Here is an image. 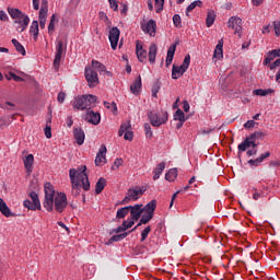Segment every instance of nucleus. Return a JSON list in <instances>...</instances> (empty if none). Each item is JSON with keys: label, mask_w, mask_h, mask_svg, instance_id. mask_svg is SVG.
<instances>
[{"label": "nucleus", "mask_w": 280, "mask_h": 280, "mask_svg": "<svg viewBox=\"0 0 280 280\" xmlns=\"http://www.w3.org/2000/svg\"><path fill=\"white\" fill-rule=\"evenodd\" d=\"M44 209L48 212L56 211L57 213H65V210L69 207L67 194L56 191V188L49 182L44 185Z\"/></svg>", "instance_id": "obj_1"}, {"label": "nucleus", "mask_w": 280, "mask_h": 280, "mask_svg": "<svg viewBox=\"0 0 280 280\" xmlns=\"http://www.w3.org/2000/svg\"><path fill=\"white\" fill-rule=\"evenodd\" d=\"M69 177L72 185V194H75V196H79L81 187L84 191L91 189V183L89 182V175L86 174V165H83L79 170L70 168Z\"/></svg>", "instance_id": "obj_2"}, {"label": "nucleus", "mask_w": 280, "mask_h": 280, "mask_svg": "<svg viewBox=\"0 0 280 280\" xmlns=\"http://www.w3.org/2000/svg\"><path fill=\"white\" fill-rule=\"evenodd\" d=\"M9 16L18 25V32H25L27 30V25H30V16L27 14L23 13L21 10L12 7L7 8Z\"/></svg>", "instance_id": "obj_3"}, {"label": "nucleus", "mask_w": 280, "mask_h": 280, "mask_svg": "<svg viewBox=\"0 0 280 280\" xmlns=\"http://www.w3.org/2000/svg\"><path fill=\"white\" fill-rule=\"evenodd\" d=\"M95 102H97V96L95 95H83L77 96L74 98L73 106L78 108V110H86L89 108H93L95 106Z\"/></svg>", "instance_id": "obj_4"}, {"label": "nucleus", "mask_w": 280, "mask_h": 280, "mask_svg": "<svg viewBox=\"0 0 280 280\" xmlns=\"http://www.w3.org/2000/svg\"><path fill=\"white\" fill-rule=\"evenodd\" d=\"M190 62H191V56L187 55L184 58V61H183L182 66L173 65L172 79L173 80H178V78H182V75H184L185 72L189 69Z\"/></svg>", "instance_id": "obj_5"}, {"label": "nucleus", "mask_w": 280, "mask_h": 280, "mask_svg": "<svg viewBox=\"0 0 280 280\" xmlns=\"http://www.w3.org/2000/svg\"><path fill=\"white\" fill-rule=\"evenodd\" d=\"M143 194H145V189L143 188H129L120 205H128V202H137V200L140 199L141 196H143Z\"/></svg>", "instance_id": "obj_6"}, {"label": "nucleus", "mask_w": 280, "mask_h": 280, "mask_svg": "<svg viewBox=\"0 0 280 280\" xmlns=\"http://www.w3.org/2000/svg\"><path fill=\"white\" fill-rule=\"evenodd\" d=\"M149 119L151 121V125L155 128H159V126H163L168 119L167 112H162L161 114H156L154 112L149 113Z\"/></svg>", "instance_id": "obj_7"}, {"label": "nucleus", "mask_w": 280, "mask_h": 280, "mask_svg": "<svg viewBox=\"0 0 280 280\" xmlns=\"http://www.w3.org/2000/svg\"><path fill=\"white\" fill-rule=\"evenodd\" d=\"M30 198L33 200V202L31 200H24L23 205L25 207V209H28L30 211H36V209L38 211H40L42 207H40V199H38V194H36V191H32L30 194Z\"/></svg>", "instance_id": "obj_8"}, {"label": "nucleus", "mask_w": 280, "mask_h": 280, "mask_svg": "<svg viewBox=\"0 0 280 280\" xmlns=\"http://www.w3.org/2000/svg\"><path fill=\"white\" fill-rule=\"evenodd\" d=\"M118 136L124 137L125 141H132V139H135V132H132V125H130V121L124 122L120 126Z\"/></svg>", "instance_id": "obj_9"}, {"label": "nucleus", "mask_w": 280, "mask_h": 280, "mask_svg": "<svg viewBox=\"0 0 280 280\" xmlns=\"http://www.w3.org/2000/svg\"><path fill=\"white\" fill-rule=\"evenodd\" d=\"M85 80L90 89H93L100 84V78L97 77V72H95V70H93L91 67L85 68Z\"/></svg>", "instance_id": "obj_10"}, {"label": "nucleus", "mask_w": 280, "mask_h": 280, "mask_svg": "<svg viewBox=\"0 0 280 280\" xmlns=\"http://www.w3.org/2000/svg\"><path fill=\"white\" fill-rule=\"evenodd\" d=\"M228 27L234 30V34H237L238 38H242V19L237 16L230 18Z\"/></svg>", "instance_id": "obj_11"}, {"label": "nucleus", "mask_w": 280, "mask_h": 280, "mask_svg": "<svg viewBox=\"0 0 280 280\" xmlns=\"http://www.w3.org/2000/svg\"><path fill=\"white\" fill-rule=\"evenodd\" d=\"M119 36H121V32L117 26H114L109 30L108 39L110 43L112 49H117V45H119Z\"/></svg>", "instance_id": "obj_12"}, {"label": "nucleus", "mask_w": 280, "mask_h": 280, "mask_svg": "<svg viewBox=\"0 0 280 280\" xmlns=\"http://www.w3.org/2000/svg\"><path fill=\"white\" fill-rule=\"evenodd\" d=\"M47 12H49L47 0H42V7L39 10V27L45 30V24L47 23Z\"/></svg>", "instance_id": "obj_13"}, {"label": "nucleus", "mask_w": 280, "mask_h": 280, "mask_svg": "<svg viewBox=\"0 0 280 280\" xmlns=\"http://www.w3.org/2000/svg\"><path fill=\"white\" fill-rule=\"evenodd\" d=\"M130 218L133 221H139V218L143 214V205L129 206Z\"/></svg>", "instance_id": "obj_14"}, {"label": "nucleus", "mask_w": 280, "mask_h": 280, "mask_svg": "<svg viewBox=\"0 0 280 280\" xmlns=\"http://www.w3.org/2000/svg\"><path fill=\"white\" fill-rule=\"evenodd\" d=\"M85 121L92 124L93 126H97L100 121H102V116L100 113H95L93 110H88L85 114Z\"/></svg>", "instance_id": "obj_15"}, {"label": "nucleus", "mask_w": 280, "mask_h": 280, "mask_svg": "<svg viewBox=\"0 0 280 280\" xmlns=\"http://www.w3.org/2000/svg\"><path fill=\"white\" fill-rule=\"evenodd\" d=\"M106 152H108L106 144H102L95 158L96 167H100L102 163H106Z\"/></svg>", "instance_id": "obj_16"}, {"label": "nucleus", "mask_w": 280, "mask_h": 280, "mask_svg": "<svg viewBox=\"0 0 280 280\" xmlns=\"http://www.w3.org/2000/svg\"><path fill=\"white\" fill-rule=\"evenodd\" d=\"M136 54L139 62H145L148 60V50L143 49V45L139 40L136 42Z\"/></svg>", "instance_id": "obj_17"}, {"label": "nucleus", "mask_w": 280, "mask_h": 280, "mask_svg": "<svg viewBox=\"0 0 280 280\" xmlns=\"http://www.w3.org/2000/svg\"><path fill=\"white\" fill-rule=\"evenodd\" d=\"M57 51H56V56H55V60H54V67L55 69H58V67H60V61L62 60V51H63V44L62 40H59L57 43Z\"/></svg>", "instance_id": "obj_18"}, {"label": "nucleus", "mask_w": 280, "mask_h": 280, "mask_svg": "<svg viewBox=\"0 0 280 280\" xmlns=\"http://www.w3.org/2000/svg\"><path fill=\"white\" fill-rule=\"evenodd\" d=\"M142 32L150 34L151 36H156V21L149 20L144 26H142Z\"/></svg>", "instance_id": "obj_19"}, {"label": "nucleus", "mask_w": 280, "mask_h": 280, "mask_svg": "<svg viewBox=\"0 0 280 280\" xmlns=\"http://www.w3.org/2000/svg\"><path fill=\"white\" fill-rule=\"evenodd\" d=\"M26 174L30 176L34 170V154H28L23 159Z\"/></svg>", "instance_id": "obj_20"}, {"label": "nucleus", "mask_w": 280, "mask_h": 280, "mask_svg": "<svg viewBox=\"0 0 280 280\" xmlns=\"http://www.w3.org/2000/svg\"><path fill=\"white\" fill-rule=\"evenodd\" d=\"M224 39H220L215 46L213 58H217V60H222L224 58Z\"/></svg>", "instance_id": "obj_21"}, {"label": "nucleus", "mask_w": 280, "mask_h": 280, "mask_svg": "<svg viewBox=\"0 0 280 280\" xmlns=\"http://www.w3.org/2000/svg\"><path fill=\"white\" fill-rule=\"evenodd\" d=\"M0 212L4 218H12L14 213H12V210H10V207H8V203L3 200V198H0Z\"/></svg>", "instance_id": "obj_22"}, {"label": "nucleus", "mask_w": 280, "mask_h": 280, "mask_svg": "<svg viewBox=\"0 0 280 280\" xmlns=\"http://www.w3.org/2000/svg\"><path fill=\"white\" fill-rule=\"evenodd\" d=\"M73 137H74L78 145H82L84 143L85 135H84V130H82V128H74Z\"/></svg>", "instance_id": "obj_23"}, {"label": "nucleus", "mask_w": 280, "mask_h": 280, "mask_svg": "<svg viewBox=\"0 0 280 280\" xmlns=\"http://www.w3.org/2000/svg\"><path fill=\"white\" fill-rule=\"evenodd\" d=\"M158 51H159V46H156V44H151L149 47V62H151V65H154V62H156Z\"/></svg>", "instance_id": "obj_24"}, {"label": "nucleus", "mask_w": 280, "mask_h": 280, "mask_svg": "<svg viewBox=\"0 0 280 280\" xmlns=\"http://www.w3.org/2000/svg\"><path fill=\"white\" fill-rule=\"evenodd\" d=\"M130 91L133 95H139V93H141V75H139L130 85Z\"/></svg>", "instance_id": "obj_25"}, {"label": "nucleus", "mask_w": 280, "mask_h": 280, "mask_svg": "<svg viewBox=\"0 0 280 280\" xmlns=\"http://www.w3.org/2000/svg\"><path fill=\"white\" fill-rule=\"evenodd\" d=\"M174 54H176V44L170 46L166 56V67H170L174 60Z\"/></svg>", "instance_id": "obj_26"}, {"label": "nucleus", "mask_w": 280, "mask_h": 280, "mask_svg": "<svg viewBox=\"0 0 280 280\" xmlns=\"http://www.w3.org/2000/svg\"><path fill=\"white\" fill-rule=\"evenodd\" d=\"M250 145H253V139H250L249 136L241 144H238V152H246Z\"/></svg>", "instance_id": "obj_27"}, {"label": "nucleus", "mask_w": 280, "mask_h": 280, "mask_svg": "<svg viewBox=\"0 0 280 280\" xmlns=\"http://www.w3.org/2000/svg\"><path fill=\"white\" fill-rule=\"evenodd\" d=\"M163 170H165V162L158 164L153 172V180H159L161 178V174H163Z\"/></svg>", "instance_id": "obj_28"}, {"label": "nucleus", "mask_w": 280, "mask_h": 280, "mask_svg": "<svg viewBox=\"0 0 280 280\" xmlns=\"http://www.w3.org/2000/svg\"><path fill=\"white\" fill-rule=\"evenodd\" d=\"M145 213L150 215H154V211L156 210V200H151L144 208H142Z\"/></svg>", "instance_id": "obj_29"}, {"label": "nucleus", "mask_w": 280, "mask_h": 280, "mask_svg": "<svg viewBox=\"0 0 280 280\" xmlns=\"http://www.w3.org/2000/svg\"><path fill=\"white\" fill-rule=\"evenodd\" d=\"M275 90L273 89H258V90H254L253 94L254 95H258L260 97H266V95H273Z\"/></svg>", "instance_id": "obj_30"}, {"label": "nucleus", "mask_w": 280, "mask_h": 280, "mask_svg": "<svg viewBox=\"0 0 280 280\" xmlns=\"http://www.w3.org/2000/svg\"><path fill=\"white\" fill-rule=\"evenodd\" d=\"M177 177H178V170L176 168H171L165 174V179L168 180L170 183H174V180H176Z\"/></svg>", "instance_id": "obj_31"}, {"label": "nucleus", "mask_w": 280, "mask_h": 280, "mask_svg": "<svg viewBox=\"0 0 280 280\" xmlns=\"http://www.w3.org/2000/svg\"><path fill=\"white\" fill-rule=\"evenodd\" d=\"M129 213H130V208L129 206H127L117 210L116 218L117 220H124V218H126V215H128Z\"/></svg>", "instance_id": "obj_32"}, {"label": "nucleus", "mask_w": 280, "mask_h": 280, "mask_svg": "<svg viewBox=\"0 0 280 280\" xmlns=\"http://www.w3.org/2000/svg\"><path fill=\"white\" fill-rule=\"evenodd\" d=\"M30 34L33 35L34 40H38V21H33L30 27Z\"/></svg>", "instance_id": "obj_33"}, {"label": "nucleus", "mask_w": 280, "mask_h": 280, "mask_svg": "<svg viewBox=\"0 0 280 280\" xmlns=\"http://www.w3.org/2000/svg\"><path fill=\"white\" fill-rule=\"evenodd\" d=\"M106 187V178L101 177L95 186V194H102L104 191V188Z\"/></svg>", "instance_id": "obj_34"}, {"label": "nucleus", "mask_w": 280, "mask_h": 280, "mask_svg": "<svg viewBox=\"0 0 280 280\" xmlns=\"http://www.w3.org/2000/svg\"><path fill=\"white\" fill-rule=\"evenodd\" d=\"M175 121H179L180 125L177 126V128H180L183 124H185V113L182 109H177L175 115H174Z\"/></svg>", "instance_id": "obj_35"}, {"label": "nucleus", "mask_w": 280, "mask_h": 280, "mask_svg": "<svg viewBox=\"0 0 280 280\" xmlns=\"http://www.w3.org/2000/svg\"><path fill=\"white\" fill-rule=\"evenodd\" d=\"M196 8H202V1L197 0V1L191 2V3L187 7V9H186V14H187V16H189V12H194V10H196Z\"/></svg>", "instance_id": "obj_36"}, {"label": "nucleus", "mask_w": 280, "mask_h": 280, "mask_svg": "<svg viewBox=\"0 0 280 280\" xmlns=\"http://www.w3.org/2000/svg\"><path fill=\"white\" fill-rule=\"evenodd\" d=\"M56 23H58V20H56V14H52L48 24V34H54V32H56Z\"/></svg>", "instance_id": "obj_37"}, {"label": "nucleus", "mask_w": 280, "mask_h": 280, "mask_svg": "<svg viewBox=\"0 0 280 280\" xmlns=\"http://www.w3.org/2000/svg\"><path fill=\"white\" fill-rule=\"evenodd\" d=\"M215 23V12L209 11L206 19V25L207 27H211Z\"/></svg>", "instance_id": "obj_38"}, {"label": "nucleus", "mask_w": 280, "mask_h": 280, "mask_svg": "<svg viewBox=\"0 0 280 280\" xmlns=\"http://www.w3.org/2000/svg\"><path fill=\"white\" fill-rule=\"evenodd\" d=\"M11 43H12V45H14V47H15L18 54H21L22 56H25V54H26L25 47H23L19 40H16V39L13 38V39L11 40Z\"/></svg>", "instance_id": "obj_39"}, {"label": "nucleus", "mask_w": 280, "mask_h": 280, "mask_svg": "<svg viewBox=\"0 0 280 280\" xmlns=\"http://www.w3.org/2000/svg\"><path fill=\"white\" fill-rule=\"evenodd\" d=\"M92 69H95L96 71L104 72L106 71V66L102 65V62L97 60H92Z\"/></svg>", "instance_id": "obj_40"}, {"label": "nucleus", "mask_w": 280, "mask_h": 280, "mask_svg": "<svg viewBox=\"0 0 280 280\" xmlns=\"http://www.w3.org/2000/svg\"><path fill=\"white\" fill-rule=\"evenodd\" d=\"M275 58H277V56L275 55L273 50L268 51L267 57L264 60L265 67H268V65H270V62L275 60Z\"/></svg>", "instance_id": "obj_41"}, {"label": "nucleus", "mask_w": 280, "mask_h": 280, "mask_svg": "<svg viewBox=\"0 0 280 280\" xmlns=\"http://www.w3.org/2000/svg\"><path fill=\"white\" fill-rule=\"evenodd\" d=\"M127 235H129V232H125L122 234H116L110 237L109 242H121V240H126Z\"/></svg>", "instance_id": "obj_42"}, {"label": "nucleus", "mask_w": 280, "mask_h": 280, "mask_svg": "<svg viewBox=\"0 0 280 280\" xmlns=\"http://www.w3.org/2000/svg\"><path fill=\"white\" fill-rule=\"evenodd\" d=\"M266 131H256L254 133H252L249 137L250 139L257 141V139H264L266 137Z\"/></svg>", "instance_id": "obj_43"}, {"label": "nucleus", "mask_w": 280, "mask_h": 280, "mask_svg": "<svg viewBox=\"0 0 280 280\" xmlns=\"http://www.w3.org/2000/svg\"><path fill=\"white\" fill-rule=\"evenodd\" d=\"M152 231V226L148 225L142 232H141V242H145L148 240V235H150Z\"/></svg>", "instance_id": "obj_44"}, {"label": "nucleus", "mask_w": 280, "mask_h": 280, "mask_svg": "<svg viewBox=\"0 0 280 280\" xmlns=\"http://www.w3.org/2000/svg\"><path fill=\"white\" fill-rule=\"evenodd\" d=\"M189 185L185 186L184 189L182 190H177L173 196H172V199H171V207L174 206V201L176 200V198L178 197V194H183V191H187L189 189Z\"/></svg>", "instance_id": "obj_45"}, {"label": "nucleus", "mask_w": 280, "mask_h": 280, "mask_svg": "<svg viewBox=\"0 0 280 280\" xmlns=\"http://www.w3.org/2000/svg\"><path fill=\"white\" fill-rule=\"evenodd\" d=\"M144 133L147 139H152L153 133H152V127L150 126V124H144Z\"/></svg>", "instance_id": "obj_46"}, {"label": "nucleus", "mask_w": 280, "mask_h": 280, "mask_svg": "<svg viewBox=\"0 0 280 280\" xmlns=\"http://www.w3.org/2000/svg\"><path fill=\"white\" fill-rule=\"evenodd\" d=\"M159 91H161V83L155 82L152 86V97H158Z\"/></svg>", "instance_id": "obj_47"}, {"label": "nucleus", "mask_w": 280, "mask_h": 280, "mask_svg": "<svg viewBox=\"0 0 280 280\" xmlns=\"http://www.w3.org/2000/svg\"><path fill=\"white\" fill-rule=\"evenodd\" d=\"M173 23H174L175 27H183V22L180 21V15L175 14L173 16Z\"/></svg>", "instance_id": "obj_48"}, {"label": "nucleus", "mask_w": 280, "mask_h": 280, "mask_svg": "<svg viewBox=\"0 0 280 280\" xmlns=\"http://www.w3.org/2000/svg\"><path fill=\"white\" fill-rule=\"evenodd\" d=\"M163 5H165V0H155V9L158 13L163 10Z\"/></svg>", "instance_id": "obj_49"}, {"label": "nucleus", "mask_w": 280, "mask_h": 280, "mask_svg": "<svg viewBox=\"0 0 280 280\" xmlns=\"http://www.w3.org/2000/svg\"><path fill=\"white\" fill-rule=\"evenodd\" d=\"M135 220H130V221H124L122 222V226L125 228V231H128V229H132V226H135Z\"/></svg>", "instance_id": "obj_50"}, {"label": "nucleus", "mask_w": 280, "mask_h": 280, "mask_svg": "<svg viewBox=\"0 0 280 280\" xmlns=\"http://www.w3.org/2000/svg\"><path fill=\"white\" fill-rule=\"evenodd\" d=\"M153 218H154L153 214L145 213L144 215H142L140 220H141V223L148 224V222H150V220H152Z\"/></svg>", "instance_id": "obj_51"}, {"label": "nucleus", "mask_w": 280, "mask_h": 280, "mask_svg": "<svg viewBox=\"0 0 280 280\" xmlns=\"http://www.w3.org/2000/svg\"><path fill=\"white\" fill-rule=\"evenodd\" d=\"M121 165H124V160L116 159L114 161V166H112V170H119V167H121Z\"/></svg>", "instance_id": "obj_52"}, {"label": "nucleus", "mask_w": 280, "mask_h": 280, "mask_svg": "<svg viewBox=\"0 0 280 280\" xmlns=\"http://www.w3.org/2000/svg\"><path fill=\"white\" fill-rule=\"evenodd\" d=\"M273 30H275L276 36H280V21L273 22Z\"/></svg>", "instance_id": "obj_53"}, {"label": "nucleus", "mask_w": 280, "mask_h": 280, "mask_svg": "<svg viewBox=\"0 0 280 280\" xmlns=\"http://www.w3.org/2000/svg\"><path fill=\"white\" fill-rule=\"evenodd\" d=\"M67 97V94L65 92H60L57 96V102H59V104H63L65 100Z\"/></svg>", "instance_id": "obj_54"}, {"label": "nucleus", "mask_w": 280, "mask_h": 280, "mask_svg": "<svg viewBox=\"0 0 280 280\" xmlns=\"http://www.w3.org/2000/svg\"><path fill=\"white\" fill-rule=\"evenodd\" d=\"M14 103L5 102L4 104L0 105L1 108H8L9 110L14 109Z\"/></svg>", "instance_id": "obj_55"}, {"label": "nucleus", "mask_w": 280, "mask_h": 280, "mask_svg": "<svg viewBox=\"0 0 280 280\" xmlns=\"http://www.w3.org/2000/svg\"><path fill=\"white\" fill-rule=\"evenodd\" d=\"M10 75H11L12 80H14V82H25V79L16 75L14 72H10Z\"/></svg>", "instance_id": "obj_56"}, {"label": "nucleus", "mask_w": 280, "mask_h": 280, "mask_svg": "<svg viewBox=\"0 0 280 280\" xmlns=\"http://www.w3.org/2000/svg\"><path fill=\"white\" fill-rule=\"evenodd\" d=\"M109 1V5L112 8V10H114V12H117L119 5L117 4V0H108Z\"/></svg>", "instance_id": "obj_57"}, {"label": "nucleus", "mask_w": 280, "mask_h": 280, "mask_svg": "<svg viewBox=\"0 0 280 280\" xmlns=\"http://www.w3.org/2000/svg\"><path fill=\"white\" fill-rule=\"evenodd\" d=\"M0 21H3V22L10 21V18H8V13H5V11L3 10L0 11Z\"/></svg>", "instance_id": "obj_58"}, {"label": "nucleus", "mask_w": 280, "mask_h": 280, "mask_svg": "<svg viewBox=\"0 0 280 280\" xmlns=\"http://www.w3.org/2000/svg\"><path fill=\"white\" fill-rule=\"evenodd\" d=\"M100 20L104 21V23H109L110 20H108V15H106V13L104 12H100L98 13Z\"/></svg>", "instance_id": "obj_59"}, {"label": "nucleus", "mask_w": 280, "mask_h": 280, "mask_svg": "<svg viewBox=\"0 0 280 280\" xmlns=\"http://www.w3.org/2000/svg\"><path fill=\"white\" fill-rule=\"evenodd\" d=\"M277 67H280V58L277 59L273 63L269 65L270 71H275V69H277Z\"/></svg>", "instance_id": "obj_60"}, {"label": "nucleus", "mask_w": 280, "mask_h": 280, "mask_svg": "<svg viewBox=\"0 0 280 280\" xmlns=\"http://www.w3.org/2000/svg\"><path fill=\"white\" fill-rule=\"evenodd\" d=\"M45 137L46 139H51V127L47 126L45 128Z\"/></svg>", "instance_id": "obj_61"}, {"label": "nucleus", "mask_w": 280, "mask_h": 280, "mask_svg": "<svg viewBox=\"0 0 280 280\" xmlns=\"http://www.w3.org/2000/svg\"><path fill=\"white\" fill-rule=\"evenodd\" d=\"M259 163H262L261 160H259V158H257L256 160H249L248 164L249 165H254L257 167V165H259Z\"/></svg>", "instance_id": "obj_62"}, {"label": "nucleus", "mask_w": 280, "mask_h": 280, "mask_svg": "<svg viewBox=\"0 0 280 280\" xmlns=\"http://www.w3.org/2000/svg\"><path fill=\"white\" fill-rule=\"evenodd\" d=\"M124 231H126V228H124V224H121L117 229L113 230L112 233L118 234V233H124Z\"/></svg>", "instance_id": "obj_63"}, {"label": "nucleus", "mask_w": 280, "mask_h": 280, "mask_svg": "<svg viewBox=\"0 0 280 280\" xmlns=\"http://www.w3.org/2000/svg\"><path fill=\"white\" fill-rule=\"evenodd\" d=\"M257 122H255V120H248L245 125L244 128H255V125Z\"/></svg>", "instance_id": "obj_64"}]
</instances>
